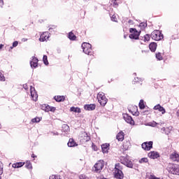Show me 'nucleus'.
<instances>
[{
  "mask_svg": "<svg viewBox=\"0 0 179 179\" xmlns=\"http://www.w3.org/2000/svg\"><path fill=\"white\" fill-rule=\"evenodd\" d=\"M103 167H104V161L99 160L96 163L92 168V171L94 173H101L103 170Z\"/></svg>",
  "mask_w": 179,
  "mask_h": 179,
  "instance_id": "nucleus-1",
  "label": "nucleus"
},
{
  "mask_svg": "<svg viewBox=\"0 0 179 179\" xmlns=\"http://www.w3.org/2000/svg\"><path fill=\"white\" fill-rule=\"evenodd\" d=\"M151 38L155 41H160V40H163V34L159 30H155L151 34Z\"/></svg>",
  "mask_w": 179,
  "mask_h": 179,
  "instance_id": "nucleus-2",
  "label": "nucleus"
},
{
  "mask_svg": "<svg viewBox=\"0 0 179 179\" xmlns=\"http://www.w3.org/2000/svg\"><path fill=\"white\" fill-rule=\"evenodd\" d=\"M129 32L131 33V34L129 35V38H131L133 40H139V36L141 34V32L138 31L136 29L130 28Z\"/></svg>",
  "mask_w": 179,
  "mask_h": 179,
  "instance_id": "nucleus-3",
  "label": "nucleus"
},
{
  "mask_svg": "<svg viewBox=\"0 0 179 179\" xmlns=\"http://www.w3.org/2000/svg\"><path fill=\"white\" fill-rule=\"evenodd\" d=\"M97 99H98L99 103H100L101 106H103L104 107V106H106L107 104L108 99L106 97V95L104 94L103 92H99L97 94Z\"/></svg>",
  "mask_w": 179,
  "mask_h": 179,
  "instance_id": "nucleus-4",
  "label": "nucleus"
},
{
  "mask_svg": "<svg viewBox=\"0 0 179 179\" xmlns=\"http://www.w3.org/2000/svg\"><path fill=\"white\" fill-rule=\"evenodd\" d=\"M121 163L122 164H124V166H127V167H129L130 169H132V167L134 166L132 161L128 157H122L121 159Z\"/></svg>",
  "mask_w": 179,
  "mask_h": 179,
  "instance_id": "nucleus-5",
  "label": "nucleus"
},
{
  "mask_svg": "<svg viewBox=\"0 0 179 179\" xmlns=\"http://www.w3.org/2000/svg\"><path fill=\"white\" fill-rule=\"evenodd\" d=\"M83 50V52H85V54H87V55H89V54L90 52H92V45H90V43H83L81 45Z\"/></svg>",
  "mask_w": 179,
  "mask_h": 179,
  "instance_id": "nucleus-6",
  "label": "nucleus"
},
{
  "mask_svg": "<svg viewBox=\"0 0 179 179\" xmlns=\"http://www.w3.org/2000/svg\"><path fill=\"white\" fill-rule=\"evenodd\" d=\"M168 171L171 174H175L176 176H179V166L173 165L171 167L168 168Z\"/></svg>",
  "mask_w": 179,
  "mask_h": 179,
  "instance_id": "nucleus-7",
  "label": "nucleus"
},
{
  "mask_svg": "<svg viewBox=\"0 0 179 179\" xmlns=\"http://www.w3.org/2000/svg\"><path fill=\"white\" fill-rule=\"evenodd\" d=\"M141 146L144 149V150H150L152 148H153V142H145L141 145Z\"/></svg>",
  "mask_w": 179,
  "mask_h": 179,
  "instance_id": "nucleus-8",
  "label": "nucleus"
},
{
  "mask_svg": "<svg viewBox=\"0 0 179 179\" xmlns=\"http://www.w3.org/2000/svg\"><path fill=\"white\" fill-rule=\"evenodd\" d=\"M115 178L118 179L124 178V173H122V171L115 168Z\"/></svg>",
  "mask_w": 179,
  "mask_h": 179,
  "instance_id": "nucleus-9",
  "label": "nucleus"
},
{
  "mask_svg": "<svg viewBox=\"0 0 179 179\" xmlns=\"http://www.w3.org/2000/svg\"><path fill=\"white\" fill-rule=\"evenodd\" d=\"M124 120L127 122V124H130V125H134L135 122L132 119V117L128 115V114H124L123 116Z\"/></svg>",
  "mask_w": 179,
  "mask_h": 179,
  "instance_id": "nucleus-10",
  "label": "nucleus"
},
{
  "mask_svg": "<svg viewBox=\"0 0 179 179\" xmlns=\"http://www.w3.org/2000/svg\"><path fill=\"white\" fill-rule=\"evenodd\" d=\"M31 68H37L38 66V59L36 57H32L31 60L30 61Z\"/></svg>",
  "mask_w": 179,
  "mask_h": 179,
  "instance_id": "nucleus-11",
  "label": "nucleus"
},
{
  "mask_svg": "<svg viewBox=\"0 0 179 179\" xmlns=\"http://www.w3.org/2000/svg\"><path fill=\"white\" fill-rule=\"evenodd\" d=\"M30 92H31V96L32 97V100L34 101H37V99L38 96L37 95V92H36V89H34V87L31 86Z\"/></svg>",
  "mask_w": 179,
  "mask_h": 179,
  "instance_id": "nucleus-12",
  "label": "nucleus"
},
{
  "mask_svg": "<svg viewBox=\"0 0 179 179\" xmlns=\"http://www.w3.org/2000/svg\"><path fill=\"white\" fill-rule=\"evenodd\" d=\"M80 138L83 141H85V142H89V141H90V136L85 131L81 134Z\"/></svg>",
  "mask_w": 179,
  "mask_h": 179,
  "instance_id": "nucleus-13",
  "label": "nucleus"
},
{
  "mask_svg": "<svg viewBox=\"0 0 179 179\" xmlns=\"http://www.w3.org/2000/svg\"><path fill=\"white\" fill-rule=\"evenodd\" d=\"M84 108L87 111H93V110H96V105L95 104L85 105Z\"/></svg>",
  "mask_w": 179,
  "mask_h": 179,
  "instance_id": "nucleus-14",
  "label": "nucleus"
},
{
  "mask_svg": "<svg viewBox=\"0 0 179 179\" xmlns=\"http://www.w3.org/2000/svg\"><path fill=\"white\" fill-rule=\"evenodd\" d=\"M101 149L103 153H108V150H110V144L105 143L101 145Z\"/></svg>",
  "mask_w": 179,
  "mask_h": 179,
  "instance_id": "nucleus-15",
  "label": "nucleus"
},
{
  "mask_svg": "<svg viewBox=\"0 0 179 179\" xmlns=\"http://www.w3.org/2000/svg\"><path fill=\"white\" fill-rule=\"evenodd\" d=\"M67 145L69 148H75L76 146H78V143L75 142V140H73V138H70Z\"/></svg>",
  "mask_w": 179,
  "mask_h": 179,
  "instance_id": "nucleus-16",
  "label": "nucleus"
},
{
  "mask_svg": "<svg viewBox=\"0 0 179 179\" xmlns=\"http://www.w3.org/2000/svg\"><path fill=\"white\" fill-rule=\"evenodd\" d=\"M154 110H159L162 114H164L166 113V109L163 108V106H160V104H158L154 107Z\"/></svg>",
  "mask_w": 179,
  "mask_h": 179,
  "instance_id": "nucleus-17",
  "label": "nucleus"
},
{
  "mask_svg": "<svg viewBox=\"0 0 179 179\" xmlns=\"http://www.w3.org/2000/svg\"><path fill=\"white\" fill-rule=\"evenodd\" d=\"M149 48L150 51L155 52V51H156V49L157 48V44H156V43L155 42H152L149 45Z\"/></svg>",
  "mask_w": 179,
  "mask_h": 179,
  "instance_id": "nucleus-18",
  "label": "nucleus"
},
{
  "mask_svg": "<svg viewBox=\"0 0 179 179\" xmlns=\"http://www.w3.org/2000/svg\"><path fill=\"white\" fill-rule=\"evenodd\" d=\"M148 157H160V155L156 151H152L148 153Z\"/></svg>",
  "mask_w": 179,
  "mask_h": 179,
  "instance_id": "nucleus-19",
  "label": "nucleus"
},
{
  "mask_svg": "<svg viewBox=\"0 0 179 179\" xmlns=\"http://www.w3.org/2000/svg\"><path fill=\"white\" fill-rule=\"evenodd\" d=\"M116 139L120 142H122V141H124V133L122 131L119 132L116 136Z\"/></svg>",
  "mask_w": 179,
  "mask_h": 179,
  "instance_id": "nucleus-20",
  "label": "nucleus"
},
{
  "mask_svg": "<svg viewBox=\"0 0 179 179\" xmlns=\"http://www.w3.org/2000/svg\"><path fill=\"white\" fill-rule=\"evenodd\" d=\"M171 129H173L172 127H163L162 129V131H163L164 132V134H166V135H169L171 131Z\"/></svg>",
  "mask_w": 179,
  "mask_h": 179,
  "instance_id": "nucleus-21",
  "label": "nucleus"
},
{
  "mask_svg": "<svg viewBox=\"0 0 179 179\" xmlns=\"http://www.w3.org/2000/svg\"><path fill=\"white\" fill-rule=\"evenodd\" d=\"M24 166V162H17L13 164L14 169H19V167H23Z\"/></svg>",
  "mask_w": 179,
  "mask_h": 179,
  "instance_id": "nucleus-22",
  "label": "nucleus"
},
{
  "mask_svg": "<svg viewBox=\"0 0 179 179\" xmlns=\"http://www.w3.org/2000/svg\"><path fill=\"white\" fill-rule=\"evenodd\" d=\"M70 111L73 113H78V114L81 113L80 108L78 107L73 106L70 108Z\"/></svg>",
  "mask_w": 179,
  "mask_h": 179,
  "instance_id": "nucleus-23",
  "label": "nucleus"
},
{
  "mask_svg": "<svg viewBox=\"0 0 179 179\" xmlns=\"http://www.w3.org/2000/svg\"><path fill=\"white\" fill-rule=\"evenodd\" d=\"M41 109L43 110V111H45L46 113H48L50 111V106L43 104L41 106Z\"/></svg>",
  "mask_w": 179,
  "mask_h": 179,
  "instance_id": "nucleus-24",
  "label": "nucleus"
},
{
  "mask_svg": "<svg viewBox=\"0 0 179 179\" xmlns=\"http://www.w3.org/2000/svg\"><path fill=\"white\" fill-rule=\"evenodd\" d=\"M55 100L59 102L63 101V100L65 99V97L64 96H57L54 97Z\"/></svg>",
  "mask_w": 179,
  "mask_h": 179,
  "instance_id": "nucleus-25",
  "label": "nucleus"
},
{
  "mask_svg": "<svg viewBox=\"0 0 179 179\" xmlns=\"http://www.w3.org/2000/svg\"><path fill=\"white\" fill-rule=\"evenodd\" d=\"M69 40H76V36L72 32H69Z\"/></svg>",
  "mask_w": 179,
  "mask_h": 179,
  "instance_id": "nucleus-26",
  "label": "nucleus"
},
{
  "mask_svg": "<svg viewBox=\"0 0 179 179\" xmlns=\"http://www.w3.org/2000/svg\"><path fill=\"white\" fill-rule=\"evenodd\" d=\"M25 167L27 169H29V170H31L33 169V166H31V163L30 162L27 161L25 164Z\"/></svg>",
  "mask_w": 179,
  "mask_h": 179,
  "instance_id": "nucleus-27",
  "label": "nucleus"
},
{
  "mask_svg": "<svg viewBox=\"0 0 179 179\" xmlns=\"http://www.w3.org/2000/svg\"><path fill=\"white\" fill-rule=\"evenodd\" d=\"M45 34H48V32H45L44 34L41 35L40 38H39V40L41 41H45Z\"/></svg>",
  "mask_w": 179,
  "mask_h": 179,
  "instance_id": "nucleus-28",
  "label": "nucleus"
},
{
  "mask_svg": "<svg viewBox=\"0 0 179 179\" xmlns=\"http://www.w3.org/2000/svg\"><path fill=\"white\" fill-rule=\"evenodd\" d=\"M139 108L141 110H143L145 108V104L143 103V100L141 99L139 102Z\"/></svg>",
  "mask_w": 179,
  "mask_h": 179,
  "instance_id": "nucleus-29",
  "label": "nucleus"
},
{
  "mask_svg": "<svg viewBox=\"0 0 179 179\" xmlns=\"http://www.w3.org/2000/svg\"><path fill=\"white\" fill-rule=\"evenodd\" d=\"M139 26H140L141 30H144V29L148 26V24H146V22H141V23H140Z\"/></svg>",
  "mask_w": 179,
  "mask_h": 179,
  "instance_id": "nucleus-30",
  "label": "nucleus"
},
{
  "mask_svg": "<svg viewBox=\"0 0 179 179\" xmlns=\"http://www.w3.org/2000/svg\"><path fill=\"white\" fill-rule=\"evenodd\" d=\"M2 174H3V164L0 162V176H2Z\"/></svg>",
  "mask_w": 179,
  "mask_h": 179,
  "instance_id": "nucleus-31",
  "label": "nucleus"
},
{
  "mask_svg": "<svg viewBox=\"0 0 179 179\" xmlns=\"http://www.w3.org/2000/svg\"><path fill=\"white\" fill-rule=\"evenodd\" d=\"M148 127H156V125H157V122L152 121V122H149L148 123Z\"/></svg>",
  "mask_w": 179,
  "mask_h": 179,
  "instance_id": "nucleus-32",
  "label": "nucleus"
},
{
  "mask_svg": "<svg viewBox=\"0 0 179 179\" xmlns=\"http://www.w3.org/2000/svg\"><path fill=\"white\" fill-rule=\"evenodd\" d=\"M156 58L159 59V61H162V59H163V57H162V53L158 52L157 54H156Z\"/></svg>",
  "mask_w": 179,
  "mask_h": 179,
  "instance_id": "nucleus-33",
  "label": "nucleus"
},
{
  "mask_svg": "<svg viewBox=\"0 0 179 179\" xmlns=\"http://www.w3.org/2000/svg\"><path fill=\"white\" fill-rule=\"evenodd\" d=\"M149 40H150V35L146 34L145 36H144L143 41L146 42L149 41Z\"/></svg>",
  "mask_w": 179,
  "mask_h": 179,
  "instance_id": "nucleus-34",
  "label": "nucleus"
},
{
  "mask_svg": "<svg viewBox=\"0 0 179 179\" xmlns=\"http://www.w3.org/2000/svg\"><path fill=\"white\" fill-rule=\"evenodd\" d=\"M43 59L45 65H48V59H47V55H43Z\"/></svg>",
  "mask_w": 179,
  "mask_h": 179,
  "instance_id": "nucleus-35",
  "label": "nucleus"
},
{
  "mask_svg": "<svg viewBox=\"0 0 179 179\" xmlns=\"http://www.w3.org/2000/svg\"><path fill=\"white\" fill-rule=\"evenodd\" d=\"M139 163H148V158H146V157L142 158L139 161Z\"/></svg>",
  "mask_w": 179,
  "mask_h": 179,
  "instance_id": "nucleus-36",
  "label": "nucleus"
},
{
  "mask_svg": "<svg viewBox=\"0 0 179 179\" xmlns=\"http://www.w3.org/2000/svg\"><path fill=\"white\" fill-rule=\"evenodd\" d=\"M0 80L5 82V76L0 72Z\"/></svg>",
  "mask_w": 179,
  "mask_h": 179,
  "instance_id": "nucleus-37",
  "label": "nucleus"
},
{
  "mask_svg": "<svg viewBox=\"0 0 179 179\" xmlns=\"http://www.w3.org/2000/svg\"><path fill=\"white\" fill-rule=\"evenodd\" d=\"M171 157H179V155L174 152L171 155Z\"/></svg>",
  "mask_w": 179,
  "mask_h": 179,
  "instance_id": "nucleus-38",
  "label": "nucleus"
},
{
  "mask_svg": "<svg viewBox=\"0 0 179 179\" xmlns=\"http://www.w3.org/2000/svg\"><path fill=\"white\" fill-rule=\"evenodd\" d=\"M32 122H40V119L38 117H35L32 119L31 120Z\"/></svg>",
  "mask_w": 179,
  "mask_h": 179,
  "instance_id": "nucleus-39",
  "label": "nucleus"
},
{
  "mask_svg": "<svg viewBox=\"0 0 179 179\" xmlns=\"http://www.w3.org/2000/svg\"><path fill=\"white\" fill-rule=\"evenodd\" d=\"M63 128H64L66 132H68V131H69V126L66 125V124H64L63 126Z\"/></svg>",
  "mask_w": 179,
  "mask_h": 179,
  "instance_id": "nucleus-40",
  "label": "nucleus"
},
{
  "mask_svg": "<svg viewBox=\"0 0 179 179\" xmlns=\"http://www.w3.org/2000/svg\"><path fill=\"white\" fill-rule=\"evenodd\" d=\"M171 159L173 162H179V157H171Z\"/></svg>",
  "mask_w": 179,
  "mask_h": 179,
  "instance_id": "nucleus-41",
  "label": "nucleus"
},
{
  "mask_svg": "<svg viewBox=\"0 0 179 179\" xmlns=\"http://www.w3.org/2000/svg\"><path fill=\"white\" fill-rule=\"evenodd\" d=\"M111 20L113 22H117V17L113 15L112 17H111Z\"/></svg>",
  "mask_w": 179,
  "mask_h": 179,
  "instance_id": "nucleus-42",
  "label": "nucleus"
},
{
  "mask_svg": "<svg viewBox=\"0 0 179 179\" xmlns=\"http://www.w3.org/2000/svg\"><path fill=\"white\" fill-rule=\"evenodd\" d=\"M17 44H19L17 41H14L13 43V47H17Z\"/></svg>",
  "mask_w": 179,
  "mask_h": 179,
  "instance_id": "nucleus-43",
  "label": "nucleus"
},
{
  "mask_svg": "<svg viewBox=\"0 0 179 179\" xmlns=\"http://www.w3.org/2000/svg\"><path fill=\"white\" fill-rule=\"evenodd\" d=\"M112 2L114 3L115 6H118V3H117V1L113 0Z\"/></svg>",
  "mask_w": 179,
  "mask_h": 179,
  "instance_id": "nucleus-44",
  "label": "nucleus"
},
{
  "mask_svg": "<svg viewBox=\"0 0 179 179\" xmlns=\"http://www.w3.org/2000/svg\"><path fill=\"white\" fill-rule=\"evenodd\" d=\"M55 107H50V106L49 111H55Z\"/></svg>",
  "mask_w": 179,
  "mask_h": 179,
  "instance_id": "nucleus-45",
  "label": "nucleus"
},
{
  "mask_svg": "<svg viewBox=\"0 0 179 179\" xmlns=\"http://www.w3.org/2000/svg\"><path fill=\"white\" fill-rule=\"evenodd\" d=\"M23 87L24 89H25V90H27L29 89V87H27V84L23 85Z\"/></svg>",
  "mask_w": 179,
  "mask_h": 179,
  "instance_id": "nucleus-46",
  "label": "nucleus"
},
{
  "mask_svg": "<svg viewBox=\"0 0 179 179\" xmlns=\"http://www.w3.org/2000/svg\"><path fill=\"white\" fill-rule=\"evenodd\" d=\"M3 6V0H0V7Z\"/></svg>",
  "mask_w": 179,
  "mask_h": 179,
  "instance_id": "nucleus-47",
  "label": "nucleus"
},
{
  "mask_svg": "<svg viewBox=\"0 0 179 179\" xmlns=\"http://www.w3.org/2000/svg\"><path fill=\"white\" fill-rule=\"evenodd\" d=\"M48 40V36H47L46 34H45V41Z\"/></svg>",
  "mask_w": 179,
  "mask_h": 179,
  "instance_id": "nucleus-48",
  "label": "nucleus"
},
{
  "mask_svg": "<svg viewBox=\"0 0 179 179\" xmlns=\"http://www.w3.org/2000/svg\"><path fill=\"white\" fill-rule=\"evenodd\" d=\"M2 48H3V45L0 44V50H2Z\"/></svg>",
  "mask_w": 179,
  "mask_h": 179,
  "instance_id": "nucleus-49",
  "label": "nucleus"
},
{
  "mask_svg": "<svg viewBox=\"0 0 179 179\" xmlns=\"http://www.w3.org/2000/svg\"><path fill=\"white\" fill-rule=\"evenodd\" d=\"M176 115L179 117V110L176 112Z\"/></svg>",
  "mask_w": 179,
  "mask_h": 179,
  "instance_id": "nucleus-50",
  "label": "nucleus"
},
{
  "mask_svg": "<svg viewBox=\"0 0 179 179\" xmlns=\"http://www.w3.org/2000/svg\"><path fill=\"white\" fill-rule=\"evenodd\" d=\"M162 124H164V122L157 123V125H162Z\"/></svg>",
  "mask_w": 179,
  "mask_h": 179,
  "instance_id": "nucleus-51",
  "label": "nucleus"
},
{
  "mask_svg": "<svg viewBox=\"0 0 179 179\" xmlns=\"http://www.w3.org/2000/svg\"><path fill=\"white\" fill-rule=\"evenodd\" d=\"M53 135H59L58 132L53 133Z\"/></svg>",
  "mask_w": 179,
  "mask_h": 179,
  "instance_id": "nucleus-52",
  "label": "nucleus"
},
{
  "mask_svg": "<svg viewBox=\"0 0 179 179\" xmlns=\"http://www.w3.org/2000/svg\"><path fill=\"white\" fill-rule=\"evenodd\" d=\"M96 146H94V150H96Z\"/></svg>",
  "mask_w": 179,
  "mask_h": 179,
  "instance_id": "nucleus-53",
  "label": "nucleus"
},
{
  "mask_svg": "<svg viewBox=\"0 0 179 179\" xmlns=\"http://www.w3.org/2000/svg\"><path fill=\"white\" fill-rule=\"evenodd\" d=\"M58 52H59V53L61 52V50H58Z\"/></svg>",
  "mask_w": 179,
  "mask_h": 179,
  "instance_id": "nucleus-54",
  "label": "nucleus"
},
{
  "mask_svg": "<svg viewBox=\"0 0 179 179\" xmlns=\"http://www.w3.org/2000/svg\"><path fill=\"white\" fill-rule=\"evenodd\" d=\"M24 41H27V39H24Z\"/></svg>",
  "mask_w": 179,
  "mask_h": 179,
  "instance_id": "nucleus-55",
  "label": "nucleus"
},
{
  "mask_svg": "<svg viewBox=\"0 0 179 179\" xmlns=\"http://www.w3.org/2000/svg\"><path fill=\"white\" fill-rule=\"evenodd\" d=\"M24 41H27V39H24Z\"/></svg>",
  "mask_w": 179,
  "mask_h": 179,
  "instance_id": "nucleus-56",
  "label": "nucleus"
},
{
  "mask_svg": "<svg viewBox=\"0 0 179 179\" xmlns=\"http://www.w3.org/2000/svg\"><path fill=\"white\" fill-rule=\"evenodd\" d=\"M31 157H36V156H31Z\"/></svg>",
  "mask_w": 179,
  "mask_h": 179,
  "instance_id": "nucleus-57",
  "label": "nucleus"
},
{
  "mask_svg": "<svg viewBox=\"0 0 179 179\" xmlns=\"http://www.w3.org/2000/svg\"><path fill=\"white\" fill-rule=\"evenodd\" d=\"M0 179H1V176H0Z\"/></svg>",
  "mask_w": 179,
  "mask_h": 179,
  "instance_id": "nucleus-58",
  "label": "nucleus"
}]
</instances>
